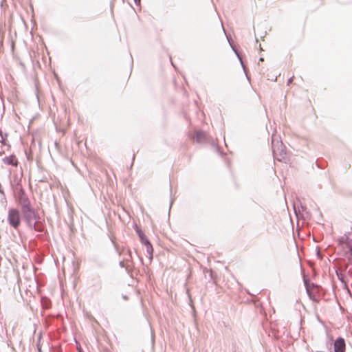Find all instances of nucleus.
I'll return each mask as SVG.
<instances>
[{
    "label": "nucleus",
    "mask_w": 352,
    "mask_h": 352,
    "mask_svg": "<svg viewBox=\"0 0 352 352\" xmlns=\"http://www.w3.org/2000/svg\"><path fill=\"white\" fill-rule=\"evenodd\" d=\"M19 201L20 205L22 207V210L24 214L28 218H32L34 217V212L33 209L31 207L30 201L28 197L22 192L21 196L19 197Z\"/></svg>",
    "instance_id": "obj_1"
},
{
    "label": "nucleus",
    "mask_w": 352,
    "mask_h": 352,
    "mask_svg": "<svg viewBox=\"0 0 352 352\" xmlns=\"http://www.w3.org/2000/svg\"><path fill=\"white\" fill-rule=\"evenodd\" d=\"M340 245L346 253L352 251V233H348L340 240Z\"/></svg>",
    "instance_id": "obj_2"
},
{
    "label": "nucleus",
    "mask_w": 352,
    "mask_h": 352,
    "mask_svg": "<svg viewBox=\"0 0 352 352\" xmlns=\"http://www.w3.org/2000/svg\"><path fill=\"white\" fill-rule=\"evenodd\" d=\"M135 229L140 239L141 243L146 246L147 252L149 254H152L153 251V246L148 238L137 224L135 225Z\"/></svg>",
    "instance_id": "obj_3"
},
{
    "label": "nucleus",
    "mask_w": 352,
    "mask_h": 352,
    "mask_svg": "<svg viewBox=\"0 0 352 352\" xmlns=\"http://www.w3.org/2000/svg\"><path fill=\"white\" fill-rule=\"evenodd\" d=\"M306 289L309 298L314 300L318 301L319 298V287L314 284L306 283Z\"/></svg>",
    "instance_id": "obj_4"
},
{
    "label": "nucleus",
    "mask_w": 352,
    "mask_h": 352,
    "mask_svg": "<svg viewBox=\"0 0 352 352\" xmlns=\"http://www.w3.org/2000/svg\"><path fill=\"white\" fill-rule=\"evenodd\" d=\"M335 352H345V342L343 338H338L334 342Z\"/></svg>",
    "instance_id": "obj_5"
},
{
    "label": "nucleus",
    "mask_w": 352,
    "mask_h": 352,
    "mask_svg": "<svg viewBox=\"0 0 352 352\" xmlns=\"http://www.w3.org/2000/svg\"><path fill=\"white\" fill-rule=\"evenodd\" d=\"M3 162L8 165H12L16 166L18 164V160L14 155H10L3 158Z\"/></svg>",
    "instance_id": "obj_6"
},
{
    "label": "nucleus",
    "mask_w": 352,
    "mask_h": 352,
    "mask_svg": "<svg viewBox=\"0 0 352 352\" xmlns=\"http://www.w3.org/2000/svg\"><path fill=\"white\" fill-rule=\"evenodd\" d=\"M19 212L16 209H11L9 211L8 220H19Z\"/></svg>",
    "instance_id": "obj_7"
},
{
    "label": "nucleus",
    "mask_w": 352,
    "mask_h": 352,
    "mask_svg": "<svg viewBox=\"0 0 352 352\" xmlns=\"http://www.w3.org/2000/svg\"><path fill=\"white\" fill-rule=\"evenodd\" d=\"M196 135L197 140L199 141L204 136V134L202 132H197Z\"/></svg>",
    "instance_id": "obj_8"
},
{
    "label": "nucleus",
    "mask_w": 352,
    "mask_h": 352,
    "mask_svg": "<svg viewBox=\"0 0 352 352\" xmlns=\"http://www.w3.org/2000/svg\"><path fill=\"white\" fill-rule=\"evenodd\" d=\"M10 223L12 227L16 228L19 226L20 221H10Z\"/></svg>",
    "instance_id": "obj_9"
},
{
    "label": "nucleus",
    "mask_w": 352,
    "mask_h": 352,
    "mask_svg": "<svg viewBox=\"0 0 352 352\" xmlns=\"http://www.w3.org/2000/svg\"><path fill=\"white\" fill-rule=\"evenodd\" d=\"M294 76H292L288 80H287V85L289 86L292 82H293V80H294Z\"/></svg>",
    "instance_id": "obj_10"
},
{
    "label": "nucleus",
    "mask_w": 352,
    "mask_h": 352,
    "mask_svg": "<svg viewBox=\"0 0 352 352\" xmlns=\"http://www.w3.org/2000/svg\"><path fill=\"white\" fill-rule=\"evenodd\" d=\"M38 225H39V222L38 221H36L34 223V228L37 229V227H38Z\"/></svg>",
    "instance_id": "obj_11"
},
{
    "label": "nucleus",
    "mask_w": 352,
    "mask_h": 352,
    "mask_svg": "<svg viewBox=\"0 0 352 352\" xmlns=\"http://www.w3.org/2000/svg\"><path fill=\"white\" fill-rule=\"evenodd\" d=\"M136 3H139L140 2V0H134Z\"/></svg>",
    "instance_id": "obj_12"
},
{
    "label": "nucleus",
    "mask_w": 352,
    "mask_h": 352,
    "mask_svg": "<svg viewBox=\"0 0 352 352\" xmlns=\"http://www.w3.org/2000/svg\"><path fill=\"white\" fill-rule=\"evenodd\" d=\"M38 351L41 352V348H38Z\"/></svg>",
    "instance_id": "obj_13"
}]
</instances>
